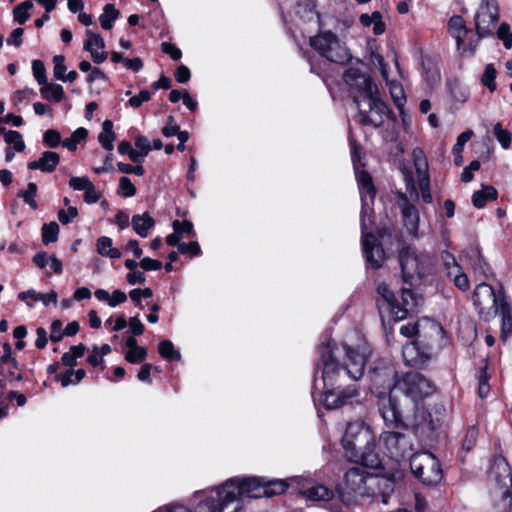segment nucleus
<instances>
[{
	"mask_svg": "<svg viewBox=\"0 0 512 512\" xmlns=\"http://www.w3.org/2000/svg\"><path fill=\"white\" fill-rule=\"evenodd\" d=\"M499 17L497 0H482L474 16L478 39L493 35Z\"/></svg>",
	"mask_w": 512,
	"mask_h": 512,
	"instance_id": "nucleus-12",
	"label": "nucleus"
},
{
	"mask_svg": "<svg viewBox=\"0 0 512 512\" xmlns=\"http://www.w3.org/2000/svg\"><path fill=\"white\" fill-rule=\"evenodd\" d=\"M59 234V226L56 222L44 224L42 227V241L44 244H49L57 241Z\"/></svg>",
	"mask_w": 512,
	"mask_h": 512,
	"instance_id": "nucleus-37",
	"label": "nucleus"
},
{
	"mask_svg": "<svg viewBox=\"0 0 512 512\" xmlns=\"http://www.w3.org/2000/svg\"><path fill=\"white\" fill-rule=\"evenodd\" d=\"M33 7L30 1L22 2L13 9L14 20L19 24H24L30 17L29 10Z\"/></svg>",
	"mask_w": 512,
	"mask_h": 512,
	"instance_id": "nucleus-36",
	"label": "nucleus"
},
{
	"mask_svg": "<svg viewBox=\"0 0 512 512\" xmlns=\"http://www.w3.org/2000/svg\"><path fill=\"white\" fill-rule=\"evenodd\" d=\"M415 410L414 419L412 426L414 427L415 433L422 437H430L436 428V424L429 411L424 408H418L417 403L410 405Z\"/></svg>",
	"mask_w": 512,
	"mask_h": 512,
	"instance_id": "nucleus-19",
	"label": "nucleus"
},
{
	"mask_svg": "<svg viewBox=\"0 0 512 512\" xmlns=\"http://www.w3.org/2000/svg\"><path fill=\"white\" fill-rule=\"evenodd\" d=\"M126 278H127V282L130 285L143 284L146 281V276H145L144 272L137 271V270L129 272L127 274Z\"/></svg>",
	"mask_w": 512,
	"mask_h": 512,
	"instance_id": "nucleus-64",
	"label": "nucleus"
},
{
	"mask_svg": "<svg viewBox=\"0 0 512 512\" xmlns=\"http://www.w3.org/2000/svg\"><path fill=\"white\" fill-rule=\"evenodd\" d=\"M357 182L360 189L361 199L364 201V193H367L371 199L375 197L376 190L373 185L370 174L366 171H362L357 174Z\"/></svg>",
	"mask_w": 512,
	"mask_h": 512,
	"instance_id": "nucleus-30",
	"label": "nucleus"
},
{
	"mask_svg": "<svg viewBox=\"0 0 512 512\" xmlns=\"http://www.w3.org/2000/svg\"><path fill=\"white\" fill-rule=\"evenodd\" d=\"M472 136H473L472 130H467V131L462 132L457 137V142L455 143V145L452 148V153L454 155L462 153L464 145L471 139Z\"/></svg>",
	"mask_w": 512,
	"mask_h": 512,
	"instance_id": "nucleus-51",
	"label": "nucleus"
},
{
	"mask_svg": "<svg viewBox=\"0 0 512 512\" xmlns=\"http://www.w3.org/2000/svg\"><path fill=\"white\" fill-rule=\"evenodd\" d=\"M151 93L148 90H142L138 95L132 96L129 99V105L133 108H138L142 103L149 101Z\"/></svg>",
	"mask_w": 512,
	"mask_h": 512,
	"instance_id": "nucleus-56",
	"label": "nucleus"
},
{
	"mask_svg": "<svg viewBox=\"0 0 512 512\" xmlns=\"http://www.w3.org/2000/svg\"><path fill=\"white\" fill-rule=\"evenodd\" d=\"M380 439L392 459L400 461L408 456L412 451L411 438L401 432L385 431L381 434Z\"/></svg>",
	"mask_w": 512,
	"mask_h": 512,
	"instance_id": "nucleus-15",
	"label": "nucleus"
},
{
	"mask_svg": "<svg viewBox=\"0 0 512 512\" xmlns=\"http://www.w3.org/2000/svg\"><path fill=\"white\" fill-rule=\"evenodd\" d=\"M78 216V210L76 207L68 206L67 211L61 209L58 212V219L63 225H67L72 219Z\"/></svg>",
	"mask_w": 512,
	"mask_h": 512,
	"instance_id": "nucleus-54",
	"label": "nucleus"
},
{
	"mask_svg": "<svg viewBox=\"0 0 512 512\" xmlns=\"http://www.w3.org/2000/svg\"><path fill=\"white\" fill-rule=\"evenodd\" d=\"M376 304L382 321L386 317L394 321H400L407 317L408 312L418 305V297L411 289H402L401 303L396 298L394 292L385 283H381L377 287Z\"/></svg>",
	"mask_w": 512,
	"mask_h": 512,
	"instance_id": "nucleus-6",
	"label": "nucleus"
},
{
	"mask_svg": "<svg viewBox=\"0 0 512 512\" xmlns=\"http://www.w3.org/2000/svg\"><path fill=\"white\" fill-rule=\"evenodd\" d=\"M158 351L164 359L175 361L181 359L179 351L175 350L174 345L170 340L161 341L158 345Z\"/></svg>",
	"mask_w": 512,
	"mask_h": 512,
	"instance_id": "nucleus-34",
	"label": "nucleus"
},
{
	"mask_svg": "<svg viewBox=\"0 0 512 512\" xmlns=\"http://www.w3.org/2000/svg\"><path fill=\"white\" fill-rule=\"evenodd\" d=\"M303 495L313 501H329L333 498V491L324 485H316L303 491Z\"/></svg>",
	"mask_w": 512,
	"mask_h": 512,
	"instance_id": "nucleus-29",
	"label": "nucleus"
},
{
	"mask_svg": "<svg viewBox=\"0 0 512 512\" xmlns=\"http://www.w3.org/2000/svg\"><path fill=\"white\" fill-rule=\"evenodd\" d=\"M118 193L124 197H133L136 194V188L128 177L123 176L120 178Z\"/></svg>",
	"mask_w": 512,
	"mask_h": 512,
	"instance_id": "nucleus-46",
	"label": "nucleus"
},
{
	"mask_svg": "<svg viewBox=\"0 0 512 512\" xmlns=\"http://www.w3.org/2000/svg\"><path fill=\"white\" fill-rule=\"evenodd\" d=\"M65 334L62 330V322L60 320H54L51 324L50 340L52 342H59Z\"/></svg>",
	"mask_w": 512,
	"mask_h": 512,
	"instance_id": "nucleus-58",
	"label": "nucleus"
},
{
	"mask_svg": "<svg viewBox=\"0 0 512 512\" xmlns=\"http://www.w3.org/2000/svg\"><path fill=\"white\" fill-rule=\"evenodd\" d=\"M342 445L351 462L377 468L381 461L376 452L375 436L362 420L348 423Z\"/></svg>",
	"mask_w": 512,
	"mask_h": 512,
	"instance_id": "nucleus-4",
	"label": "nucleus"
},
{
	"mask_svg": "<svg viewBox=\"0 0 512 512\" xmlns=\"http://www.w3.org/2000/svg\"><path fill=\"white\" fill-rule=\"evenodd\" d=\"M173 229H174V233L173 234H170L166 237V242L169 246H177L180 243V240L182 239V226L185 227V232L186 234L188 235H193L194 234V230H193V224L192 222L188 221V220H184L183 222H180L179 220H175L173 221Z\"/></svg>",
	"mask_w": 512,
	"mask_h": 512,
	"instance_id": "nucleus-23",
	"label": "nucleus"
},
{
	"mask_svg": "<svg viewBox=\"0 0 512 512\" xmlns=\"http://www.w3.org/2000/svg\"><path fill=\"white\" fill-rule=\"evenodd\" d=\"M449 29L452 37L456 40L457 47L460 48L464 43L467 34L465 21L461 16H453L449 20Z\"/></svg>",
	"mask_w": 512,
	"mask_h": 512,
	"instance_id": "nucleus-25",
	"label": "nucleus"
},
{
	"mask_svg": "<svg viewBox=\"0 0 512 512\" xmlns=\"http://www.w3.org/2000/svg\"><path fill=\"white\" fill-rule=\"evenodd\" d=\"M390 93L394 100L395 105L401 109L405 103L404 91L401 85L398 83H391Z\"/></svg>",
	"mask_w": 512,
	"mask_h": 512,
	"instance_id": "nucleus-48",
	"label": "nucleus"
},
{
	"mask_svg": "<svg viewBox=\"0 0 512 512\" xmlns=\"http://www.w3.org/2000/svg\"><path fill=\"white\" fill-rule=\"evenodd\" d=\"M162 51L168 54L173 60H179L182 57V52L174 44L163 42Z\"/></svg>",
	"mask_w": 512,
	"mask_h": 512,
	"instance_id": "nucleus-61",
	"label": "nucleus"
},
{
	"mask_svg": "<svg viewBox=\"0 0 512 512\" xmlns=\"http://www.w3.org/2000/svg\"><path fill=\"white\" fill-rule=\"evenodd\" d=\"M419 188L421 192L422 200L425 203H431L432 202V194L429 187V178L427 175H424L419 180Z\"/></svg>",
	"mask_w": 512,
	"mask_h": 512,
	"instance_id": "nucleus-53",
	"label": "nucleus"
},
{
	"mask_svg": "<svg viewBox=\"0 0 512 512\" xmlns=\"http://www.w3.org/2000/svg\"><path fill=\"white\" fill-rule=\"evenodd\" d=\"M43 142L49 148H56L61 144V135L55 129H48L43 135Z\"/></svg>",
	"mask_w": 512,
	"mask_h": 512,
	"instance_id": "nucleus-43",
	"label": "nucleus"
},
{
	"mask_svg": "<svg viewBox=\"0 0 512 512\" xmlns=\"http://www.w3.org/2000/svg\"><path fill=\"white\" fill-rule=\"evenodd\" d=\"M40 93L47 100L60 102L64 96L63 87L59 84L46 83L40 89Z\"/></svg>",
	"mask_w": 512,
	"mask_h": 512,
	"instance_id": "nucleus-32",
	"label": "nucleus"
},
{
	"mask_svg": "<svg viewBox=\"0 0 512 512\" xmlns=\"http://www.w3.org/2000/svg\"><path fill=\"white\" fill-rule=\"evenodd\" d=\"M362 247L366 262L373 269L381 268L385 261V251L378 238L373 233L364 234Z\"/></svg>",
	"mask_w": 512,
	"mask_h": 512,
	"instance_id": "nucleus-18",
	"label": "nucleus"
},
{
	"mask_svg": "<svg viewBox=\"0 0 512 512\" xmlns=\"http://www.w3.org/2000/svg\"><path fill=\"white\" fill-rule=\"evenodd\" d=\"M494 135L504 149H508L510 147L512 134L508 130L503 129L500 123H497L494 126Z\"/></svg>",
	"mask_w": 512,
	"mask_h": 512,
	"instance_id": "nucleus-40",
	"label": "nucleus"
},
{
	"mask_svg": "<svg viewBox=\"0 0 512 512\" xmlns=\"http://www.w3.org/2000/svg\"><path fill=\"white\" fill-rule=\"evenodd\" d=\"M398 205L401 210L403 225L407 229L409 235L412 238H418L420 221L418 209L410 202L409 198L404 193L398 194Z\"/></svg>",
	"mask_w": 512,
	"mask_h": 512,
	"instance_id": "nucleus-17",
	"label": "nucleus"
},
{
	"mask_svg": "<svg viewBox=\"0 0 512 512\" xmlns=\"http://www.w3.org/2000/svg\"><path fill=\"white\" fill-rule=\"evenodd\" d=\"M178 251L182 254L190 252L193 255H198L200 253V246L196 241L190 243H181L178 245Z\"/></svg>",
	"mask_w": 512,
	"mask_h": 512,
	"instance_id": "nucleus-63",
	"label": "nucleus"
},
{
	"mask_svg": "<svg viewBox=\"0 0 512 512\" xmlns=\"http://www.w3.org/2000/svg\"><path fill=\"white\" fill-rule=\"evenodd\" d=\"M84 192V201L88 204L98 202L101 197V194L96 190L93 183H91Z\"/></svg>",
	"mask_w": 512,
	"mask_h": 512,
	"instance_id": "nucleus-60",
	"label": "nucleus"
},
{
	"mask_svg": "<svg viewBox=\"0 0 512 512\" xmlns=\"http://www.w3.org/2000/svg\"><path fill=\"white\" fill-rule=\"evenodd\" d=\"M65 57L63 55H56L53 57L54 63V77L57 80H63L65 78L66 66Z\"/></svg>",
	"mask_w": 512,
	"mask_h": 512,
	"instance_id": "nucleus-49",
	"label": "nucleus"
},
{
	"mask_svg": "<svg viewBox=\"0 0 512 512\" xmlns=\"http://www.w3.org/2000/svg\"><path fill=\"white\" fill-rule=\"evenodd\" d=\"M398 388L404 392L399 399L402 409L417 403V398L427 397L434 393L435 386L433 383L418 372H408L398 381ZM405 415L408 417V415ZM408 424V419L406 420Z\"/></svg>",
	"mask_w": 512,
	"mask_h": 512,
	"instance_id": "nucleus-9",
	"label": "nucleus"
},
{
	"mask_svg": "<svg viewBox=\"0 0 512 512\" xmlns=\"http://www.w3.org/2000/svg\"><path fill=\"white\" fill-rule=\"evenodd\" d=\"M146 356H147V351L145 348H137V349L129 350L126 353L125 358L128 362L136 364V363H140L143 360H145Z\"/></svg>",
	"mask_w": 512,
	"mask_h": 512,
	"instance_id": "nucleus-52",
	"label": "nucleus"
},
{
	"mask_svg": "<svg viewBox=\"0 0 512 512\" xmlns=\"http://www.w3.org/2000/svg\"><path fill=\"white\" fill-rule=\"evenodd\" d=\"M369 377L371 389L379 398L378 408L386 426L407 429V416L399 399L392 393L398 387L394 366L390 363L375 366L369 371Z\"/></svg>",
	"mask_w": 512,
	"mask_h": 512,
	"instance_id": "nucleus-3",
	"label": "nucleus"
},
{
	"mask_svg": "<svg viewBox=\"0 0 512 512\" xmlns=\"http://www.w3.org/2000/svg\"><path fill=\"white\" fill-rule=\"evenodd\" d=\"M86 35L88 36V39L84 42V50H92V47H96L101 50L105 48L104 40L99 34L93 33L91 30H86Z\"/></svg>",
	"mask_w": 512,
	"mask_h": 512,
	"instance_id": "nucleus-41",
	"label": "nucleus"
},
{
	"mask_svg": "<svg viewBox=\"0 0 512 512\" xmlns=\"http://www.w3.org/2000/svg\"><path fill=\"white\" fill-rule=\"evenodd\" d=\"M497 37L503 42L506 49L512 47V32L510 31V25L508 23H501L497 29Z\"/></svg>",
	"mask_w": 512,
	"mask_h": 512,
	"instance_id": "nucleus-42",
	"label": "nucleus"
},
{
	"mask_svg": "<svg viewBox=\"0 0 512 512\" xmlns=\"http://www.w3.org/2000/svg\"><path fill=\"white\" fill-rule=\"evenodd\" d=\"M116 139V134L113 131V122L109 119H106L102 123V131L98 135V141L102 145V147L108 151L113 150V142Z\"/></svg>",
	"mask_w": 512,
	"mask_h": 512,
	"instance_id": "nucleus-26",
	"label": "nucleus"
},
{
	"mask_svg": "<svg viewBox=\"0 0 512 512\" xmlns=\"http://www.w3.org/2000/svg\"><path fill=\"white\" fill-rule=\"evenodd\" d=\"M310 45L328 61L344 65L348 63L352 55L346 44L337 35L330 31L320 33L310 38Z\"/></svg>",
	"mask_w": 512,
	"mask_h": 512,
	"instance_id": "nucleus-8",
	"label": "nucleus"
},
{
	"mask_svg": "<svg viewBox=\"0 0 512 512\" xmlns=\"http://www.w3.org/2000/svg\"><path fill=\"white\" fill-rule=\"evenodd\" d=\"M410 469L415 478L426 486H436L443 478L439 460L431 452H420L410 457Z\"/></svg>",
	"mask_w": 512,
	"mask_h": 512,
	"instance_id": "nucleus-10",
	"label": "nucleus"
},
{
	"mask_svg": "<svg viewBox=\"0 0 512 512\" xmlns=\"http://www.w3.org/2000/svg\"><path fill=\"white\" fill-rule=\"evenodd\" d=\"M497 71L493 64H487L484 69V73L481 76V84L490 92H494L496 90V79Z\"/></svg>",
	"mask_w": 512,
	"mask_h": 512,
	"instance_id": "nucleus-35",
	"label": "nucleus"
},
{
	"mask_svg": "<svg viewBox=\"0 0 512 512\" xmlns=\"http://www.w3.org/2000/svg\"><path fill=\"white\" fill-rule=\"evenodd\" d=\"M497 196L498 192L493 186H483L482 190L473 193L472 203L476 208L480 209L485 206L487 201L496 200Z\"/></svg>",
	"mask_w": 512,
	"mask_h": 512,
	"instance_id": "nucleus-27",
	"label": "nucleus"
},
{
	"mask_svg": "<svg viewBox=\"0 0 512 512\" xmlns=\"http://www.w3.org/2000/svg\"><path fill=\"white\" fill-rule=\"evenodd\" d=\"M288 485L282 480L269 482L266 486H262V494L264 496L280 495L286 491Z\"/></svg>",
	"mask_w": 512,
	"mask_h": 512,
	"instance_id": "nucleus-38",
	"label": "nucleus"
},
{
	"mask_svg": "<svg viewBox=\"0 0 512 512\" xmlns=\"http://www.w3.org/2000/svg\"><path fill=\"white\" fill-rule=\"evenodd\" d=\"M472 300L478 315L486 322L494 319L499 313V308L507 302L503 288L496 291L485 282L475 287Z\"/></svg>",
	"mask_w": 512,
	"mask_h": 512,
	"instance_id": "nucleus-7",
	"label": "nucleus"
},
{
	"mask_svg": "<svg viewBox=\"0 0 512 512\" xmlns=\"http://www.w3.org/2000/svg\"><path fill=\"white\" fill-rule=\"evenodd\" d=\"M92 182L88 177H71L69 186L76 191H85Z\"/></svg>",
	"mask_w": 512,
	"mask_h": 512,
	"instance_id": "nucleus-55",
	"label": "nucleus"
},
{
	"mask_svg": "<svg viewBox=\"0 0 512 512\" xmlns=\"http://www.w3.org/2000/svg\"><path fill=\"white\" fill-rule=\"evenodd\" d=\"M86 373L83 369L67 370L65 374L58 375L56 377L57 381H60L63 387H67L71 384H78L84 377Z\"/></svg>",
	"mask_w": 512,
	"mask_h": 512,
	"instance_id": "nucleus-33",
	"label": "nucleus"
},
{
	"mask_svg": "<svg viewBox=\"0 0 512 512\" xmlns=\"http://www.w3.org/2000/svg\"><path fill=\"white\" fill-rule=\"evenodd\" d=\"M349 86L354 103L357 106V121L362 126L379 128L385 118L393 113L381 99L377 85L372 78L358 68H349L343 75Z\"/></svg>",
	"mask_w": 512,
	"mask_h": 512,
	"instance_id": "nucleus-1",
	"label": "nucleus"
},
{
	"mask_svg": "<svg viewBox=\"0 0 512 512\" xmlns=\"http://www.w3.org/2000/svg\"><path fill=\"white\" fill-rule=\"evenodd\" d=\"M345 351V362L340 364L335 356V344L328 341L320 347V360L323 365L322 379L324 389L332 387L339 388L348 382H355L364 373L366 356L358 349L348 345L343 346Z\"/></svg>",
	"mask_w": 512,
	"mask_h": 512,
	"instance_id": "nucleus-2",
	"label": "nucleus"
},
{
	"mask_svg": "<svg viewBox=\"0 0 512 512\" xmlns=\"http://www.w3.org/2000/svg\"><path fill=\"white\" fill-rule=\"evenodd\" d=\"M448 277L452 279V281L454 282L455 286L458 289L462 291L468 290L469 280L466 274L462 272V268L459 269V272H455V274H450L448 275Z\"/></svg>",
	"mask_w": 512,
	"mask_h": 512,
	"instance_id": "nucleus-50",
	"label": "nucleus"
},
{
	"mask_svg": "<svg viewBox=\"0 0 512 512\" xmlns=\"http://www.w3.org/2000/svg\"><path fill=\"white\" fill-rule=\"evenodd\" d=\"M140 267L145 271L160 270L162 268V262L149 257L143 258L139 262Z\"/></svg>",
	"mask_w": 512,
	"mask_h": 512,
	"instance_id": "nucleus-59",
	"label": "nucleus"
},
{
	"mask_svg": "<svg viewBox=\"0 0 512 512\" xmlns=\"http://www.w3.org/2000/svg\"><path fill=\"white\" fill-rule=\"evenodd\" d=\"M359 387L357 381L332 387L324 391V406L327 409H338L344 405H352L359 402Z\"/></svg>",
	"mask_w": 512,
	"mask_h": 512,
	"instance_id": "nucleus-13",
	"label": "nucleus"
},
{
	"mask_svg": "<svg viewBox=\"0 0 512 512\" xmlns=\"http://www.w3.org/2000/svg\"><path fill=\"white\" fill-rule=\"evenodd\" d=\"M434 346L431 341L417 339L406 343L402 348L405 363L411 367H424L432 358Z\"/></svg>",
	"mask_w": 512,
	"mask_h": 512,
	"instance_id": "nucleus-14",
	"label": "nucleus"
},
{
	"mask_svg": "<svg viewBox=\"0 0 512 512\" xmlns=\"http://www.w3.org/2000/svg\"><path fill=\"white\" fill-rule=\"evenodd\" d=\"M398 258L405 283L413 285L424 276L427 255L417 254L412 247L406 245L399 251Z\"/></svg>",
	"mask_w": 512,
	"mask_h": 512,
	"instance_id": "nucleus-11",
	"label": "nucleus"
},
{
	"mask_svg": "<svg viewBox=\"0 0 512 512\" xmlns=\"http://www.w3.org/2000/svg\"><path fill=\"white\" fill-rule=\"evenodd\" d=\"M131 223L134 231L143 238L147 237L149 229L155 225L154 219L148 213L134 215Z\"/></svg>",
	"mask_w": 512,
	"mask_h": 512,
	"instance_id": "nucleus-24",
	"label": "nucleus"
},
{
	"mask_svg": "<svg viewBox=\"0 0 512 512\" xmlns=\"http://www.w3.org/2000/svg\"><path fill=\"white\" fill-rule=\"evenodd\" d=\"M343 490L347 495H360L364 496L368 494L367 483L374 478L370 476L365 470L353 467L350 468L344 477Z\"/></svg>",
	"mask_w": 512,
	"mask_h": 512,
	"instance_id": "nucleus-16",
	"label": "nucleus"
},
{
	"mask_svg": "<svg viewBox=\"0 0 512 512\" xmlns=\"http://www.w3.org/2000/svg\"><path fill=\"white\" fill-rule=\"evenodd\" d=\"M135 147L145 156L152 150L150 141L145 136H138L135 140Z\"/></svg>",
	"mask_w": 512,
	"mask_h": 512,
	"instance_id": "nucleus-62",
	"label": "nucleus"
},
{
	"mask_svg": "<svg viewBox=\"0 0 512 512\" xmlns=\"http://www.w3.org/2000/svg\"><path fill=\"white\" fill-rule=\"evenodd\" d=\"M119 16L120 12L113 4H106L103 8V13L99 17L101 27L105 30H110L113 27V21L117 20Z\"/></svg>",
	"mask_w": 512,
	"mask_h": 512,
	"instance_id": "nucleus-31",
	"label": "nucleus"
},
{
	"mask_svg": "<svg viewBox=\"0 0 512 512\" xmlns=\"http://www.w3.org/2000/svg\"><path fill=\"white\" fill-rule=\"evenodd\" d=\"M60 162V156L53 151H44L40 158L27 164L30 170H40L44 173H52Z\"/></svg>",
	"mask_w": 512,
	"mask_h": 512,
	"instance_id": "nucleus-20",
	"label": "nucleus"
},
{
	"mask_svg": "<svg viewBox=\"0 0 512 512\" xmlns=\"http://www.w3.org/2000/svg\"><path fill=\"white\" fill-rule=\"evenodd\" d=\"M179 125L175 123L174 117L169 116L167 124L162 128V134L166 137H171L180 133Z\"/></svg>",
	"mask_w": 512,
	"mask_h": 512,
	"instance_id": "nucleus-57",
	"label": "nucleus"
},
{
	"mask_svg": "<svg viewBox=\"0 0 512 512\" xmlns=\"http://www.w3.org/2000/svg\"><path fill=\"white\" fill-rule=\"evenodd\" d=\"M97 252L103 257H109L111 259H118L121 257L119 249L112 246V239L107 236H101L97 240Z\"/></svg>",
	"mask_w": 512,
	"mask_h": 512,
	"instance_id": "nucleus-28",
	"label": "nucleus"
},
{
	"mask_svg": "<svg viewBox=\"0 0 512 512\" xmlns=\"http://www.w3.org/2000/svg\"><path fill=\"white\" fill-rule=\"evenodd\" d=\"M32 71L35 79L40 85L43 86L47 83L45 66L41 60H34L32 62Z\"/></svg>",
	"mask_w": 512,
	"mask_h": 512,
	"instance_id": "nucleus-44",
	"label": "nucleus"
},
{
	"mask_svg": "<svg viewBox=\"0 0 512 512\" xmlns=\"http://www.w3.org/2000/svg\"><path fill=\"white\" fill-rule=\"evenodd\" d=\"M37 194V185L33 182L28 183L27 189L25 191H20L18 193L19 197H22L23 200L32 208H37V203L35 201V197Z\"/></svg>",
	"mask_w": 512,
	"mask_h": 512,
	"instance_id": "nucleus-39",
	"label": "nucleus"
},
{
	"mask_svg": "<svg viewBox=\"0 0 512 512\" xmlns=\"http://www.w3.org/2000/svg\"><path fill=\"white\" fill-rule=\"evenodd\" d=\"M261 491L262 485L255 478L244 479L241 482L230 479L218 487L216 496L210 499L216 512H235L239 508L241 497L258 498L263 495Z\"/></svg>",
	"mask_w": 512,
	"mask_h": 512,
	"instance_id": "nucleus-5",
	"label": "nucleus"
},
{
	"mask_svg": "<svg viewBox=\"0 0 512 512\" xmlns=\"http://www.w3.org/2000/svg\"><path fill=\"white\" fill-rule=\"evenodd\" d=\"M443 263L447 269V276L459 272L461 266L456 262L455 257L448 251H444L441 255Z\"/></svg>",
	"mask_w": 512,
	"mask_h": 512,
	"instance_id": "nucleus-45",
	"label": "nucleus"
},
{
	"mask_svg": "<svg viewBox=\"0 0 512 512\" xmlns=\"http://www.w3.org/2000/svg\"><path fill=\"white\" fill-rule=\"evenodd\" d=\"M494 468L497 470L495 472V480L504 489L503 496L510 497L509 488L512 486V474L509 464L505 459L501 458L495 461Z\"/></svg>",
	"mask_w": 512,
	"mask_h": 512,
	"instance_id": "nucleus-21",
	"label": "nucleus"
},
{
	"mask_svg": "<svg viewBox=\"0 0 512 512\" xmlns=\"http://www.w3.org/2000/svg\"><path fill=\"white\" fill-rule=\"evenodd\" d=\"M477 437V429L474 427L469 428L462 443L463 450H465L466 452H470L477 442Z\"/></svg>",
	"mask_w": 512,
	"mask_h": 512,
	"instance_id": "nucleus-47",
	"label": "nucleus"
},
{
	"mask_svg": "<svg viewBox=\"0 0 512 512\" xmlns=\"http://www.w3.org/2000/svg\"><path fill=\"white\" fill-rule=\"evenodd\" d=\"M498 315L501 316L500 338L506 341L512 335V308L508 301L499 308Z\"/></svg>",
	"mask_w": 512,
	"mask_h": 512,
	"instance_id": "nucleus-22",
	"label": "nucleus"
}]
</instances>
